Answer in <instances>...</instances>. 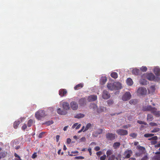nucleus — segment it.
<instances>
[{
	"mask_svg": "<svg viewBox=\"0 0 160 160\" xmlns=\"http://www.w3.org/2000/svg\"><path fill=\"white\" fill-rule=\"evenodd\" d=\"M35 116L38 119L40 120L45 116V111L42 110H39L36 112Z\"/></svg>",
	"mask_w": 160,
	"mask_h": 160,
	"instance_id": "f257e3e1",
	"label": "nucleus"
},
{
	"mask_svg": "<svg viewBox=\"0 0 160 160\" xmlns=\"http://www.w3.org/2000/svg\"><path fill=\"white\" fill-rule=\"evenodd\" d=\"M147 78L150 81H156L158 79L159 80L160 78L158 77L156 78L154 75L152 73L148 74L147 75Z\"/></svg>",
	"mask_w": 160,
	"mask_h": 160,
	"instance_id": "f03ea898",
	"label": "nucleus"
},
{
	"mask_svg": "<svg viewBox=\"0 0 160 160\" xmlns=\"http://www.w3.org/2000/svg\"><path fill=\"white\" fill-rule=\"evenodd\" d=\"M131 98V95L130 92H126L122 97V99L123 101H127Z\"/></svg>",
	"mask_w": 160,
	"mask_h": 160,
	"instance_id": "7ed1b4c3",
	"label": "nucleus"
},
{
	"mask_svg": "<svg viewBox=\"0 0 160 160\" xmlns=\"http://www.w3.org/2000/svg\"><path fill=\"white\" fill-rule=\"evenodd\" d=\"M132 154V151L131 150L127 149L124 152L123 155L124 157H123L124 159L128 158H130Z\"/></svg>",
	"mask_w": 160,
	"mask_h": 160,
	"instance_id": "20e7f679",
	"label": "nucleus"
},
{
	"mask_svg": "<svg viewBox=\"0 0 160 160\" xmlns=\"http://www.w3.org/2000/svg\"><path fill=\"white\" fill-rule=\"evenodd\" d=\"M87 103V99L84 98H81L78 101V104L81 107L85 106L86 105Z\"/></svg>",
	"mask_w": 160,
	"mask_h": 160,
	"instance_id": "39448f33",
	"label": "nucleus"
},
{
	"mask_svg": "<svg viewBox=\"0 0 160 160\" xmlns=\"http://www.w3.org/2000/svg\"><path fill=\"white\" fill-rule=\"evenodd\" d=\"M147 91L146 88L143 87L138 88L137 90V93L141 95H144L146 94Z\"/></svg>",
	"mask_w": 160,
	"mask_h": 160,
	"instance_id": "423d86ee",
	"label": "nucleus"
},
{
	"mask_svg": "<svg viewBox=\"0 0 160 160\" xmlns=\"http://www.w3.org/2000/svg\"><path fill=\"white\" fill-rule=\"evenodd\" d=\"M106 138L107 140L112 141L115 138V134L108 133L106 135Z\"/></svg>",
	"mask_w": 160,
	"mask_h": 160,
	"instance_id": "0eeeda50",
	"label": "nucleus"
},
{
	"mask_svg": "<svg viewBox=\"0 0 160 160\" xmlns=\"http://www.w3.org/2000/svg\"><path fill=\"white\" fill-rule=\"evenodd\" d=\"M117 133L121 136H124L128 134V132L127 130L123 129H119L116 131Z\"/></svg>",
	"mask_w": 160,
	"mask_h": 160,
	"instance_id": "6e6552de",
	"label": "nucleus"
},
{
	"mask_svg": "<svg viewBox=\"0 0 160 160\" xmlns=\"http://www.w3.org/2000/svg\"><path fill=\"white\" fill-rule=\"evenodd\" d=\"M102 97L103 99H107L110 98V95L108 92L106 90H104L102 93Z\"/></svg>",
	"mask_w": 160,
	"mask_h": 160,
	"instance_id": "1a4fd4ad",
	"label": "nucleus"
},
{
	"mask_svg": "<svg viewBox=\"0 0 160 160\" xmlns=\"http://www.w3.org/2000/svg\"><path fill=\"white\" fill-rule=\"evenodd\" d=\"M67 93V91L65 89H61L59 91V94L61 97L66 96Z\"/></svg>",
	"mask_w": 160,
	"mask_h": 160,
	"instance_id": "9d476101",
	"label": "nucleus"
},
{
	"mask_svg": "<svg viewBox=\"0 0 160 160\" xmlns=\"http://www.w3.org/2000/svg\"><path fill=\"white\" fill-rule=\"evenodd\" d=\"M115 90L120 89L122 88V85L120 83L116 82H114Z\"/></svg>",
	"mask_w": 160,
	"mask_h": 160,
	"instance_id": "9b49d317",
	"label": "nucleus"
},
{
	"mask_svg": "<svg viewBox=\"0 0 160 160\" xmlns=\"http://www.w3.org/2000/svg\"><path fill=\"white\" fill-rule=\"evenodd\" d=\"M151 112L156 117H159L160 116V111H157V109L154 108H153Z\"/></svg>",
	"mask_w": 160,
	"mask_h": 160,
	"instance_id": "f8f14e48",
	"label": "nucleus"
},
{
	"mask_svg": "<svg viewBox=\"0 0 160 160\" xmlns=\"http://www.w3.org/2000/svg\"><path fill=\"white\" fill-rule=\"evenodd\" d=\"M97 97L96 95H91L88 96V100L89 102H92L97 99Z\"/></svg>",
	"mask_w": 160,
	"mask_h": 160,
	"instance_id": "ddd939ff",
	"label": "nucleus"
},
{
	"mask_svg": "<svg viewBox=\"0 0 160 160\" xmlns=\"http://www.w3.org/2000/svg\"><path fill=\"white\" fill-rule=\"evenodd\" d=\"M71 107L73 110H76L78 109V105L77 102H71Z\"/></svg>",
	"mask_w": 160,
	"mask_h": 160,
	"instance_id": "4468645a",
	"label": "nucleus"
},
{
	"mask_svg": "<svg viewBox=\"0 0 160 160\" xmlns=\"http://www.w3.org/2000/svg\"><path fill=\"white\" fill-rule=\"evenodd\" d=\"M62 106L63 109L65 110H68L69 109V104L67 102H62Z\"/></svg>",
	"mask_w": 160,
	"mask_h": 160,
	"instance_id": "2eb2a0df",
	"label": "nucleus"
},
{
	"mask_svg": "<svg viewBox=\"0 0 160 160\" xmlns=\"http://www.w3.org/2000/svg\"><path fill=\"white\" fill-rule=\"evenodd\" d=\"M57 113L61 115H65L67 114V112L65 110H62L60 108H58L57 110Z\"/></svg>",
	"mask_w": 160,
	"mask_h": 160,
	"instance_id": "dca6fc26",
	"label": "nucleus"
},
{
	"mask_svg": "<svg viewBox=\"0 0 160 160\" xmlns=\"http://www.w3.org/2000/svg\"><path fill=\"white\" fill-rule=\"evenodd\" d=\"M153 108L150 105H148L143 107L142 110L143 111H151V112Z\"/></svg>",
	"mask_w": 160,
	"mask_h": 160,
	"instance_id": "f3484780",
	"label": "nucleus"
},
{
	"mask_svg": "<svg viewBox=\"0 0 160 160\" xmlns=\"http://www.w3.org/2000/svg\"><path fill=\"white\" fill-rule=\"evenodd\" d=\"M107 87L109 89L111 90H115L114 82L113 83H108L107 85Z\"/></svg>",
	"mask_w": 160,
	"mask_h": 160,
	"instance_id": "a211bd4d",
	"label": "nucleus"
},
{
	"mask_svg": "<svg viewBox=\"0 0 160 160\" xmlns=\"http://www.w3.org/2000/svg\"><path fill=\"white\" fill-rule=\"evenodd\" d=\"M153 72L157 76L160 75V68L158 67H156L154 69Z\"/></svg>",
	"mask_w": 160,
	"mask_h": 160,
	"instance_id": "6ab92c4d",
	"label": "nucleus"
},
{
	"mask_svg": "<svg viewBox=\"0 0 160 160\" xmlns=\"http://www.w3.org/2000/svg\"><path fill=\"white\" fill-rule=\"evenodd\" d=\"M107 111V109L106 107H101L99 108L98 109L97 111L98 113H100L102 112H106Z\"/></svg>",
	"mask_w": 160,
	"mask_h": 160,
	"instance_id": "aec40b11",
	"label": "nucleus"
},
{
	"mask_svg": "<svg viewBox=\"0 0 160 160\" xmlns=\"http://www.w3.org/2000/svg\"><path fill=\"white\" fill-rule=\"evenodd\" d=\"M98 106L97 105L94 103H91L89 106V108L90 109H93V110L97 109Z\"/></svg>",
	"mask_w": 160,
	"mask_h": 160,
	"instance_id": "412c9836",
	"label": "nucleus"
},
{
	"mask_svg": "<svg viewBox=\"0 0 160 160\" xmlns=\"http://www.w3.org/2000/svg\"><path fill=\"white\" fill-rule=\"evenodd\" d=\"M107 81V79L106 77H102L100 80V83L102 84H104Z\"/></svg>",
	"mask_w": 160,
	"mask_h": 160,
	"instance_id": "4be33fe9",
	"label": "nucleus"
},
{
	"mask_svg": "<svg viewBox=\"0 0 160 160\" xmlns=\"http://www.w3.org/2000/svg\"><path fill=\"white\" fill-rule=\"evenodd\" d=\"M121 145L120 143L118 142H114L113 145V147L114 149L118 148Z\"/></svg>",
	"mask_w": 160,
	"mask_h": 160,
	"instance_id": "5701e85b",
	"label": "nucleus"
},
{
	"mask_svg": "<svg viewBox=\"0 0 160 160\" xmlns=\"http://www.w3.org/2000/svg\"><path fill=\"white\" fill-rule=\"evenodd\" d=\"M132 74L135 75H138L139 73L140 70L138 69L134 68L132 70Z\"/></svg>",
	"mask_w": 160,
	"mask_h": 160,
	"instance_id": "b1692460",
	"label": "nucleus"
},
{
	"mask_svg": "<svg viewBox=\"0 0 160 160\" xmlns=\"http://www.w3.org/2000/svg\"><path fill=\"white\" fill-rule=\"evenodd\" d=\"M83 86V83H80L77 85H76L74 88V89L75 90H78L82 88Z\"/></svg>",
	"mask_w": 160,
	"mask_h": 160,
	"instance_id": "393cba45",
	"label": "nucleus"
},
{
	"mask_svg": "<svg viewBox=\"0 0 160 160\" xmlns=\"http://www.w3.org/2000/svg\"><path fill=\"white\" fill-rule=\"evenodd\" d=\"M7 154V152L5 151L0 152V159L5 157Z\"/></svg>",
	"mask_w": 160,
	"mask_h": 160,
	"instance_id": "a878e982",
	"label": "nucleus"
},
{
	"mask_svg": "<svg viewBox=\"0 0 160 160\" xmlns=\"http://www.w3.org/2000/svg\"><path fill=\"white\" fill-rule=\"evenodd\" d=\"M81 126V124H78V123H76L74 124L72 126V128H75L76 129H78L80 128Z\"/></svg>",
	"mask_w": 160,
	"mask_h": 160,
	"instance_id": "bb28decb",
	"label": "nucleus"
},
{
	"mask_svg": "<svg viewBox=\"0 0 160 160\" xmlns=\"http://www.w3.org/2000/svg\"><path fill=\"white\" fill-rule=\"evenodd\" d=\"M127 83L128 85L130 86L132 85L133 81L131 78H128L127 80Z\"/></svg>",
	"mask_w": 160,
	"mask_h": 160,
	"instance_id": "cd10ccee",
	"label": "nucleus"
},
{
	"mask_svg": "<svg viewBox=\"0 0 160 160\" xmlns=\"http://www.w3.org/2000/svg\"><path fill=\"white\" fill-rule=\"evenodd\" d=\"M111 76L114 79H116L118 78V75L117 72H112L110 74Z\"/></svg>",
	"mask_w": 160,
	"mask_h": 160,
	"instance_id": "c85d7f7f",
	"label": "nucleus"
},
{
	"mask_svg": "<svg viewBox=\"0 0 160 160\" xmlns=\"http://www.w3.org/2000/svg\"><path fill=\"white\" fill-rule=\"evenodd\" d=\"M20 123V121L18 120V121H16L13 124V127L15 129H17Z\"/></svg>",
	"mask_w": 160,
	"mask_h": 160,
	"instance_id": "c756f323",
	"label": "nucleus"
},
{
	"mask_svg": "<svg viewBox=\"0 0 160 160\" xmlns=\"http://www.w3.org/2000/svg\"><path fill=\"white\" fill-rule=\"evenodd\" d=\"M153 119V117L151 114H148L147 117V120L149 121H151Z\"/></svg>",
	"mask_w": 160,
	"mask_h": 160,
	"instance_id": "7c9ffc66",
	"label": "nucleus"
},
{
	"mask_svg": "<svg viewBox=\"0 0 160 160\" xmlns=\"http://www.w3.org/2000/svg\"><path fill=\"white\" fill-rule=\"evenodd\" d=\"M84 116V115L82 113H79L75 115L74 117L76 118H83Z\"/></svg>",
	"mask_w": 160,
	"mask_h": 160,
	"instance_id": "2f4dec72",
	"label": "nucleus"
},
{
	"mask_svg": "<svg viewBox=\"0 0 160 160\" xmlns=\"http://www.w3.org/2000/svg\"><path fill=\"white\" fill-rule=\"evenodd\" d=\"M91 126V124L90 123H88L86 126L85 128L83 131L85 132L88 130Z\"/></svg>",
	"mask_w": 160,
	"mask_h": 160,
	"instance_id": "473e14b6",
	"label": "nucleus"
},
{
	"mask_svg": "<svg viewBox=\"0 0 160 160\" xmlns=\"http://www.w3.org/2000/svg\"><path fill=\"white\" fill-rule=\"evenodd\" d=\"M137 102V101L136 99H132L130 100L129 102L131 104L135 105Z\"/></svg>",
	"mask_w": 160,
	"mask_h": 160,
	"instance_id": "72a5a7b5",
	"label": "nucleus"
},
{
	"mask_svg": "<svg viewBox=\"0 0 160 160\" xmlns=\"http://www.w3.org/2000/svg\"><path fill=\"white\" fill-rule=\"evenodd\" d=\"M112 153V151L111 150L109 149L106 152L107 157H108L111 156Z\"/></svg>",
	"mask_w": 160,
	"mask_h": 160,
	"instance_id": "f704fd0d",
	"label": "nucleus"
},
{
	"mask_svg": "<svg viewBox=\"0 0 160 160\" xmlns=\"http://www.w3.org/2000/svg\"><path fill=\"white\" fill-rule=\"evenodd\" d=\"M140 83L143 85H145L147 84V81L144 79H142L140 81Z\"/></svg>",
	"mask_w": 160,
	"mask_h": 160,
	"instance_id": "c9c22d12",
	"label": "nucleus"
},
{
	"mask_svg": "<svg viewBox=\"0 0 160 160\" xmlns=\"http://www.w3.org/2000/svg\"><path fill=\"white\" fill-rule=\"evenodd\" d=\"M33 122V121L32 119H30V120H29L28 121V124H27L28 126V127H31L32 126Z\"/></svg>",
	"mask_w": 160,
	"mask_h": 160,
	"instance_id": "e433bc0d",
	"label": "nucleus"
},
{
	"mask_svg": "<svg viewBox=\"0 0 160 160\" xmlns=\"http://www.w3.org/2000/svg\"><path fill=\"white\" fill-rule=\"evenodd\" d=\"M107 103L109 106L112 105L113 103V101L112 100L109 99L107 101Z\"/></svg>",
	"mask_w": 160,
	"mask_h": 160,
	"instance_id": "4c0bfd02",
	"label": "nucleus"
},
{
	"mask_svg": "<svg viewBox=\"0 0 160 160\" xmlns=\"http://www.w3.org/2000/svg\"><path fill=\"white\" fill-rule=\"evenodd\" d=\"M153 160H160V155H156L152 158Z\"/></svg>",
	"mask_w": 160,
	"mask_h": 160,
	"instance_id": "58836bf2",
	"label": "nucleus"
},
{
	"mask_svg": "<svg viewBox=\"0 0 160 160\" xmlns=\"http://www.w3.org/2000/svg\"><path fill=\"white\" fill-rule=\"evenodd\" d=\"M108 157V160H114L115 158V156L113 154Z\"/></svg>",
	"mask_w": 160,
	"mask_h": 160,
	"instance_id": "ea45409f",
	"label": "nucleus"
},
{
	"mask_svg": "<svg viewBox=\"0 0 160 160\" xmlns=\"http://www.w3.org/2000/svg\"><path fill=\"white\" fill-rule=\"evenodd\" d=\"M86 141V139L85 137H82L81 138H80L79 141V142H85Z\"/></svg>",
	"mask_w": 160,
	"mask_h": 160,
	"instance_id": "a19ab883",
	"label": "nucleus"
},
{
	"mask_svg": "<svg viewBox=\"0 0 160 160\" xmlns=\"http://www.w3.org/2000/svg\"><path fill=\"white\" fill-rule=\"evenodd\" d=\"M140 70L143 72H145L147 71V68L146 67L143 66L140 68Z\"/></svg>",
	"mask_w": 160,
	"mask_h": 160,
	"instance_id": "79ce46f5",
	"label": "nucleus"
},
{
	"mask_svg": "<svg viewBox=\"0 0 160 160\" xmlns=\"http://www.w3.org/2000/svg\"><path fill=\"white\" fill-rule=\"evenodd\" d=\"M129 136L133 138H136L137 136V134L134 133H131Z\"/></svg>",
	"mask_w": 160,
	"mask_h": 160,
	"instance_id": "37998d69",
	"label": "nucleus"
},
{
	"mask_svg": "<svg viewBox=\"0 0 160 160\" xmlns=\"http://www.w3.org/2000/svg\"><path fill=\"white\" fill-rule=\"evenodd\" d=\"M160 130L159 128H156L152 130L151 132H158Z\"/></svg>",
	"mask_w": 160,
	"mask_h": 160,
	"instance_id": "c03bdc74",
	"label": "nucleus"
},
{
	"mask_svg": "<svg viewBox=\"0 0 160 160\" xmlns=\"http://www.w3.org/2000/svg\"><path fill=\"white\" fill-rule=\"evenodd\" d=\"M137 122L138 123H139V124H144L145 125H147V123H146L145 122H144V121H140V120H138Z\"/></svg>",
	"mask_w": 160,
	"mask_h": 160,
	"instance_id": "a18cd8bd",
	"label": "nucleus"
},
{
	"mask_svg": "<svg viewBox=\"0 0 160 160\" xmlns=\"http://www.w3.org/2000/svg\"><path fill=\"white\" fill-rule=\"evenodd\" d=\"M45 133V132H42L40 133L38 136L39 138H42L43 137L44 134Z\"/></svg>",
	"mask_w": 160,
	"mask_h": 160,
	"instance_id": "49530a36",
	"label": "nucleus"
},
{
	"mask_svg": "<svg viewBox=\"0 0 160 160\" xmlns=\"http://www.w3.org/2000/svg\"><path fill=\"white\" fill-rule=\"evenodd\" d=\"M106 156L105 154L103 155L100 158V160H105L106 158Z\"/></svg>",
	"mask_w": 160,
	"mask_h": 160,
	"instance_id": "de8ad7c7",
	"label": "nucleus"
},
{
	"mask_svg": "<svg viewBox=\"0 0 160 160\" xmlns=\"http://www.w3.org/2000/svg\"><path fill=\"white\" fill-rule=\"evenodd\" d=\"M74 158L76 159H83L84 158L81 156H76L74 157Z\"/></svg>",
	"mask_w": 160,
	"mask_h": 160,
	"instance_id": "09e8293b",
	"label": "nucleus"
},
{
	"mask_svg": "<svg viewBox=\"0 0 160 160\" xmlns=\"http://www.w3.org/2000/svg\"><path fill=\"white\" fill-rule=\"evenodd\" d=\"M149 125L151 126H157V124L155 122H151L149 123Z\"/></svg>",
	"mask_w": 160,
	"mask_h": 160,
	"instance_id": "8fccbe9b",
	"label": "nucleus"
},
{
	"mask_svg": "<svg viewBox=\"0 0 160 160\" xmlns=\"http://www.w3.org/2000/svg\"><path fill=\"white\" fill-rule=\"evenodd\" d=\"M102 130L101 129H100L98 130V131H97V132H95V133L97 134H100L102 133Z\"/></svg>",
	"mask_w": 160,
	"mask_h": 160,
	"instance_id": "3c124183",
	"label": "nucleus"
},
{
	"mask_svg": "<svg viewBox=\"0 0 160 160\" xmlns=\"http://www.w3.org/2000/svg\"><path fill=\"white\" fill-rule=\"evenodd\" d=\"M37 157V152H35L32 155V158L33 159Z\"/></svg>",
	"mask_w": 160,
	"mask_h": 160,
	"instance_id": "603ef678",
	"label": "nucleus"
},
{
	"mask_svg": "<svg viewBox=\"0 0 160 160\" xmlns=\"http://www.w3.org/2000/svg\"><path fill=\"white\" fill-rule=\"evenodd\" d=\"M27 126L26 124H24L22 127V129L23 130H25L27 128Z\"/></svg>",
	"mask_w": 160,
	"mask_h": 160,
	"instance_id": "864d4df0",
	"label": "nucleus"
},
{
	"mask_svg": "<svg viewBox=\"0 0 160 160\" xmlns=\"http://www.w3.org/2000/svg\"><path fill=\"white\" fill-rule=\"evenodd\" d=\"M78 151H75V152H71V153L72 154H71V156H75V154H77L78 153Z\"/></svg>",
	"mask_w": 160,
	"mask_h": 160,
	"instance_id": "5fc2aeb1",
	"label": "nucleus"
},
{
	"mask_svg": "<svg viewBox=\"0 0 160 160\" xmlns=\"http://www.w3.org/2000/svg\"><path fill=\"white\" fill-rule=\"evenodd\" d=\"M85 129V127L84 126H83L81 129H80L79 131L78 132V133H80L82 131H84V129Z\"/></svg>",
	"mask_w": 160,
	"mask_h": 160,
	"instance_id": "6e6d98bb",
	"label": "nucleus"
},
{
	"mask_svg": "<svg viewBox=\"0 0 160 160\" xmlns=\"http://www.w3.org/2000/svg\"><path fill=\"white\" fill-rule=\"evenodd\" d=\"M94 150L96 151H98L100 150V148L99 146H96Z\"/></svg>",
	"mask_w": 160,
	"mask_h": 160,
	"instance_id": "4d7b16f0",
	"label": "nucleus"
},
{
	"mask_svg": "<svg viewBox=\"0 0 160 160\" xmlns=\"http://www.w3.org/2000/svg\"><path fill=\"white\" fill-rule=\"evenodd\" d=\"M102 154V152L101 151H98L96 153V154L98 156H99Z\"/></svg>",
	"mask_w": 160,
	"mask_h": 160,
	"instance_id": "13d9d810",
	"label": "nucleus"
},
{
	"mask_svg": "<svg viewBox=\"0 0 160 160\" xmlns=\"http://www.w3.org/2000/svg\"><path fill=\"white\" fill-rule=\"evenodd\" d=\"M151 138H152V140H157L158 139V137L157 136H154V137H153Z\"/></svg>",
	"mask_w": 160,
	"mask_h": 160,
	"instance_id": "bf43d9fd",
	"label": "nucleus"
},
{
	"mask_svg": "<svg viewBox=\"0 0 160 160\" xmlns=\"http://www.w3.org/2000/svg\"><path fill=\"white\" fill-rule=\"evenodd\" d=\"M14 155L15 157H17L20 160H21V159H20V157L16 153H14Z\"/></svg>",
	"mask_w": 160,
	"mask_h": 160,
	"instance_id": "052dcab7",
	"label": "nucleus"
},
{
	"mask_svg": "<svg viewBox=\"0 0 160 160\" xmlns=\"http://www.w3.org/2000/svg\"><path fill=\"white\" fill-rule=\"evenodd\" d=\"M157 143V141L156 140H154V141H152L151 142V143L152 144L155 145Z\"/></svg>",
	"mask_w": 160,
	"mask_h": 160,
	"instance_id": "680f3d73",
	"label": "nucleus"
},
{
	"mask_svg": "<svg viewBox=\"0 0 160 160\" xmlns=\"http://www.w3.org/2000/svg\"><path fill=\"white\" fill-rule=\"evenodd\" d=\"M138 148L141 150H144L145 149V148L144 147L142 146H138Z\"/></svg>",
	"mask_w": 160,
	"mask_h": 160,
	"instance_id": "e2e57ef3",
	"label": "nucleus"
},
{
	"mask_svg": "<svg viewBox=\"0 0 160 160\" xmlns=\"http://www.w3.org/2000/svg\"><path fill=\"white\" fill-rule=\"evenodd\" d=\"M148 159V157L147 156H144L143 158H142L141 160H147Z\"/></svg>",
	"mask_w": 160,
	"mask_h": 160,
	"instance_id": "0e129e2a",
	"label": "nucleus"
},
{
	"mask_svg": "<svg viewBox=\"0 0 160 160\" xmlns=\"http://www.w3.org/2000/svg\"><path fill=\"white\" fill-rule=\"evenodd\" d=\"M144 136L146 138L150 137L149 133H146L144 135Z\"/></svg>",
	"mask_w": 160,
	"mask_h": 160,
	"instance_id": "69168bd1",
	"label": "nucleus"
},
{
	"mask_svg": "<svg viewBox=\"0 0 160 160\" xmlns=\"http://www.w3.org/2000/svg\"><path fill=\"white\" fill-rule=\"evenodd\" d=\"M60 138V136L59 135H57L56 136V141L57 142H58L59 141V139Z\"/></svg>",
	"mask_w": 160,
	"mask_h": 160,
	"instance_id": "338daca9",
	"label": "nucleus"
},
{
	"mask_svg": "<svg viewBox=\"0 0 160 160\" xmlns=\"http://www.w3.org/2000/svg\"><path fill=\"white\" fill-rule=\"evenodd\" d=\"M67 144H69L70 143V138H68L67 139Z\"/></svg>",
	"mask_w": 160,
	"mask_h": 160,
	"instance_id": "774afa93",
	"label": "nucleus"
}]
</instances>
